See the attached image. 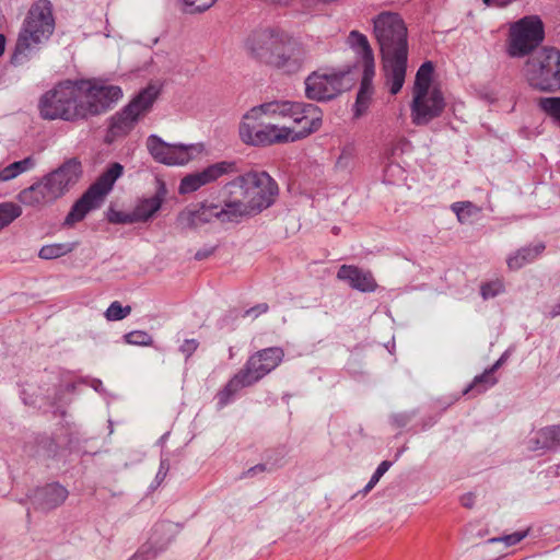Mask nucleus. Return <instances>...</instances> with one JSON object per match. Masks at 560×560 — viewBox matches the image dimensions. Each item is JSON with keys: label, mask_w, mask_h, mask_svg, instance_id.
<instances>
[{"label": "nucleus", "mask_w": 560, "mask_h": 560, "mask_svg": "<svg viewBox=\"0 0 560 560\" xmlns=\"http://www.w3.org/2000/svg\"><path fill=\"white\" fill-rule=\"evenodd\" d=\"M267 471V466L266 464H257L253 467H250L248 470H246L243 476L244 477H253L257 474H260V472H265Z\"/></svg>", "instance_id": "47"}, {"label": "nucleus", "mask_w": 560, "mask_h": 560, "mask_svg": "<svg viewBox=\"0 0 560 560\" xmlns=\"http://www.w3.org/2000/svg\"><path fill=\"white\" fill-rule=\"evenodd\" d=\"M145 147L155 162L167 166L185 165L201 151L199 144L168 143L156 135L147 138Z\"/></svg>", "instance_id": "15"}, {"label": "nucleus", "mask_w": 560, "mask_h": 560, "mask_svg": "<svg viewBox=\"0 0 560 560\" xmlns=\"http://www.w3.org/2000/svg\"><path fill=\"white\" fill-rule=\"evenodd\" d=\"M78 85L82 119L106 113L122 97L120 86L108 84L103 80H78Z\"/></svg>", "instance_id": "11"}, {"label": "nucleus", "mask_w": 560, "mask_h": 560, "mask_svg": "<svg viewBox=\"0 0 560 560\" xmlns=\"http://www.w3.org/2000/svg\"><path fill=\"white\" fill-rule=\"evenodd\" d=\"M268 304L266 303H261V304H258L249 310L246 311L245 315L246 316H253V317H257L259 316L260 314H264L268 311Z\"/></svg>", "instance_id": "45"}, {"label": "nucleus", "mask_w": 560, "mask_h": 560, "mask_svg": "<svg viewBox=\"0 0 560 560\" xmlns=\"http://www.w3.org/2000/svg\"><path fill=\"white\" fill-rule=\"evenodd\" d=\"M22 214L20 206L13 202L0 203V230L8 226Z\"/></svg>", "instance_id": "31"}, {"label": "nucleus", "mask_w": 560, "mask_h": 560, "mask_svg": "<svg viewBox=\"0 0 560 560\" xmlns=\"http://www.w3.org/2000/svg\"><path fill=\"white\" fill-rule=\"evenodd\" d=\"M509 555H510V552H503V553L501 555V557H506V556H509Z\"/></svg>", "instance_id": "56"}, {"label": "nucleus", "mask_w": 560, "mask_h": 560, "mask_svg": "<svg viewBox=\"0 0 560 560\" xmlns=\"http://www.w3.org/2000/svg\"><path fill=\"white\" fill-rule=\"evenodd\" d=\"M495 3V7H506L510 3H512L514 0H493Z\"/></svg>", "instance_id": "53"}, {"label": "nucleus", "mask_w": 560, "mask_h": 560, "mask_svg": "<svg viewBox=\"0 0 560 560\" xmlns=\"http://www.w3.org/2000/svg\"><path fill=\"white\" fill-rule=\"evenodd\" d=\"M170 470V460L167 458H162L160 462L159 471L155 476V481L160 485L166 477Z\"/></svg>", "instance_id": "44"}, {"label": "nucleus", "mask_w": 560, "mask_h": 560, "mask_svg": "<svg viewBox=\"0 0 560 560\" xmlns=\"http://www.w3.org/2000/svg\"><path fill=\"white\" fill-rule=\"evenodd\" d=\"M434 67L431 61L423 62L417 71L412 94L431 92V78Z\"/></svg>", "instance_id": "28"}, {"label": "nucleus", "mask_w": 560, "mask_h": 560, "mask_svg": "<svg viewBox=\"0 0 560 560\" xmlns=\"http://www.w3.org/2000/svg\"><path fill=\"white\" fill-rule=\"evenodd\" d=\"M55 30L52 5L48 0H38L30 9L19 33L12 62L21 65L36 46L49 39Z\"/></svg>", "instance_id": "6"}, {"label": "nucleus", "mask_w": 560, "mask_h": 560, "mask_svg": "<svg viewBox=\"0 0 560 560\" xmlns=\"http://www.w3.org/2000/svg\"><path fill=\"white\" fill-rule=\"evenodd\" d=\"M122 174L124 166L118 162L112 163L96 182L73 203L63 224L71 226L82 221L91 210L100 208L105 196L113 189L115 182Z\"/></svg>", "instance_id": "10"}, {"label": "nucleus", "mask_w": 560, "mask_h": 560, "mask_svg": "<svg viewBox=\"0 0 560 560\" xmlns=\"http://www.w3.org/2000/svg\"><path fill=\"white\" fill-rule=\"evenodd\" d=\"M81 176L82 164L79 159H68L59 167L45 175L42 180L21 190L18 199L21 203L30 207L54 202L66 195Z\"/></svg>", "instance_id": "4"}, {"label": "nucleus", "mask_w": 560, "mask_h": 560, "mask_svg": "<svg viewBox=\"0 0 560 560\" xmlns=\"http://www.w3.org/2000/svg\"><path fill=\"white\" fill-rule=\"evenodd\" d=\"M524 71L534 89L556 92L560 89V50L548 46L536 50L526 61Z\"/></svg>", "instance_id": "9"}, {"label": "nucleus", "mask_w": 560, "mask_h": 560, "mask_svg": "<svg viewBox=\"0 0 560 560\" xmlns=\"http://www.w3.org/2000/svg\"><path fill=\"white\" fill-rule=\"evenodd\" d=\"M199 342L196 339H186L179 347V350L188 359L197 350Z\"/></svg>", "instance_id": "43"}, {"label": "nucleus", "mask_w": 560, "mask_h": 560, "mask_svg": "<svg viewBox=\"0 0 560 560\" xmlns=\"http://www.w3.org/2000/svg\"><path fill=\"white\" fill-rule=\"evenodd\" d=\"M187 13L203 12L211 8L218 0H182Z\"/></svg>", "instance_id": "41"}, {"label": "nucleus", "mask_w": 560, "mask_h": 560, "mask_svg": "<svg viewBox=\"0 0 560 560\" xmlns=\"http://www.w3.org/2000/svg\"><path fill=\"white\" fill-rule=\"evenodd\" d=\"M373 34L380 46L383 71L389 92H400L406 78L408 61V30L402 18L384 11L373 19Z\"/></svg>", "instance_id": "1"}, {"label": "nucleus", "mask_w": 560, "mask_h": 560, "mask_svg": "<svg viewBox=\"0 0 560 560\" xmlns=\"http://www.w3.org/2000/svg\"><path fill=\"white\" fill-rule=\"evenodd\" d=\"M214 218L222 222L235 221L234 218L230 215L226 199L224 200V206L221 208L218 205L207 202L189 205L177 214L175 224L179 231L196 230L211 222Z\"/></svg>", "instance_id": "17"}, {"label": "nucleus", "mask_w": 560, "mask_h": 560, "mask_svg": "<svg viewBox=\"0 0 560 560\" xmlns=\"http://www.w3.org/2000/svg\"><path fill=\"white\" fill-rule=\"evenodd\" d=\"M558 316H560V301L558 303H556L555 305H552V307L549 311L550 318H556Z\"/></svg>", "instance_id": "51"}, {"label": "nucleus", "mask_w": 560, "mask_h": 560, "mask_svg": "<svg viewBox=\"0 0 560 560\" xmlns=\"http://www.w3.org/2000/svg\"><path fill=\"white\" fill-rule=\"evenodd\" d=\"M337 278L347 282L352 289L361 292H374L377 283L369 270H363L357 266L342 265L337 272Z\"/></svg>", "instance_id": "20"}, {"label": "nucleus", "mask_w": 560, "mask_h": 560, "mask_svg": "<svg viewBox=\"0 0 560 560\" xmlns=\"http://www.w3.org/2000/svg\"><path fill=\"white\" fill-rule=\"evenodd\" d=\"M237 172V164L234 161H221L209 165L200 172H196V175L200 178L203 186L218 180L224 175L234 174Z\"/></svg>", "instance_id": "26"}, {"label": "nucleus", "mask_w": 560, "mask_h": 560, "mask_svg": "<svg viewBox=\"0 0 560 560\" xmlns=\"http://www.w3.org/2000/svg\"><path fill=\"white\" fill-rule=\"evenodd\" d=\"M73 246L68 243L45 245L39 249L38 256L42 259H55L70 253Z\"/></svg>", "instance_id": "30"}, {"label": "nucleus", "mask_w": 560, "mask_h": 560, "mask_svg": "<svg viewBox=\"0 0 560 560\" xmlns=\"http://www.w3.org/2000/svg\"><path fill=\"white\" fill-rule=\"evenodd\" d=\"M348 46L361 58L363 70L375 69V59L368 37L359 31H351Z\"/></svg>", "instance_id": "23"}, {"label": "nucleus", "mask_w": 560, "mask_h": 560, "mask_svg": "<svg viewBox=\"0 0 560 560\" xmlns=\"http://www.w3.org/2000/svg\"><path fill=\"white\" fill-rule=\"evenodd\" d=\"M546 246L541 242L535 245L522 247L508 257V267L511 270H518L525 265L533 262L539 255L542 254Z\"/></svg>", "instance_id": "25"}, {"label": "nucleus", "mask_w": 560, "mask_h": 560, "mask_svg": "<svg viewBox=\"0 0 560 560\" xmlns=\"http://www.w3.org/2000/svg\"><path fill=\"white\" fill-rule=\"evenodd\" d=\"M230 215L242 217L259 213L269 208L279 192L275 179L266 172H248L224 186Z\"/></svg>", "instance_id": "3"}, {"label": "nucleus", "mask_w": 560, "mask_h": 560, "mask_svg": "<svg viewBox=\"0 0 560 560\" xmlns=\"http://www.w3.org/2000/svg\"><path fill=\"white\" fill-rule=\"evenodd\" d=\"M107 219L110 223L115 224H131L136 223L133 219V212H124L117 211L114 209H109L107 213Z\"/></svg>", "instance_id": "42"}, {"label": "nucleus", "mask_w": 560, "mask_h": 560, "mask_svg": "<svg viewBox=\"0 0 560 560\" xmlns=\"http://www.w3.org/2000/svg\"><path fill=\"white\" fill-rule=\"evenodd\" d=\"M544 25L537 16H526L511 28L509 54L512 57H524L534 50L542 40Z\"/></svg>", "instance_id": "16"}, {"label": "nucleus", "mask_w": 560, "mask_h": 560, "mask_svg": "<svg viewBox=\"0 0 560 560\" xmlns=\"http://www.w3.org/2000/svg\"><path fill=\"white\" fill-rule=\"evenodd\" d=\"M460 503L463 506L467 509H471L475 504V495L471 492L465 493L460 498Z\"/></svg>", "instance_id": "49"}, {"label": "nucleus", "mask_w": 560, "mask_h": 560, "mask_svg": "<svg viewBox=\"0 0 560 560\" xmlns=\"http://www.w3.org/2000/svg\"><path fill=\"white\" fill-rule=\"evenodd\" d=\"M176 533V526L167 521L159 522L152 528L150 540L142 546L141 555L155 558L163 550Z\"/></svg>", "instance_id": "21"}, {"label": "nucleus", "mask_w": 560, "mask_h": 560, "mask_svg": "<svg viewBox=\"0 0 560 560\" xmlns=\"http://www.w3.org/2000/svg\"><path fill=\"white\" fill-rule=\"evenodd\" d=\"M504 292V283L501 280H494L483 283L480 288L481 296L485 300L493 299Z\"/></svg>", "instance_id": "39"}, {"label": "nucleus", "mask_w": 560, "mask_h": 560, "mask_svg": "<svg viewBox=\"0 0 560 560\" xmlns=\"http://www.w3.org/2000/svg\"><path fill=\"white\" fill-rule=\"evenodd\" d=\"M349 71L317 70L305 79V95L308 100L329 101L351 86Z\"/></svg>", "instance_id": "13"}, {"label": "nucleus", "mask_w": 560, "mask_h": 560, "mask_svg": "<svg viewBox=\"0 0 560 560\" xmlns=\"http://www.w3.org/2000/svg\"><path fill=\"white\" fill-rule=\"evenodd\" d=\"M160 90L149 85L140 91L126 106L113 115L109 119L107 137H125L135 128L137 122L152 108Z\"/></svg>", "instance_id": "12"}, {"label": "nucleus", "mask_w": 560, "mask_h": 560, "mask_svg": "<svg viewBox=\"0 0 560 560\" xmlns=\"http://www.w3.org/2000/svg\"><path fill=\"white\" fill-rule=\"evenodd\" d=\"M497 382V377L487 369L482 374L475 376L470 385L464 390V394L471 390H475L477 394H481L488 388L494 386Z\"/></svg>", "instance_id": "29"}, {"label": "nucleus", "mask_w": 560, "mask_h": 560, "mask_svg": "<svg viewBox=\"0 0 560 560\" xmlns=\"http://www.w3.org/2000/svg\"><path fill=\"white\" fill-rule=\"evenodd\" d=\"M283 350L278 347L262 349L253 354L229 383L218 393V405L223 408L243 387L250 386L273 371L283 359Z\"/></svg>", "instance_id": "7"}, {"label": "nucleus", "mask_w": 560, "mask_h": 560, "mask_svg": "<svg viewBox=\"0 0 560 560\" xmlns=\"http://www.w3.org/2000/svg\"><path fill=\"white\" fill-rule=\"evenodd\" d=\"M131 313V306H122L118 301H114L105 312L107 320H121Z\"/></svg>", "instance_id": "36"}, {"label": "nucleus", "mask_w": 560, "mask_h": 560, "mask_svg": "<svg viewBox=\"0 0 560 560\" xmlns=\"http://www.w3.org/2000/svg\"><path fill=\"white\" fill-rule=\"evenodd\" d=\"M262 112L273 118H289L296 127H279L289 131L288 141L294 142L317 131L322 126V112L314 104L294 103L289 101H272L254 106L253 114Z\"/></svg>", "instance_id": "5"}, {"label": "nucleus", "mask_w": 560, "mask_h": 560, "mask_svg": "<svg viewBox=\"0 0 560 560\" xmlns=\"http://www.w3.org/2000/svg\"><path fill=\"white\" fill-rule=\"evenodd\" d=\"M245 49L256 61L287 73L300 71L307 60L303 44L278 26L254 30L245 40Z\"/></svg>", "instance_id": "2"}, {"label": "nucleus", "mask_w": 560, "mask_h": 560, "mask_svg": "<svg viewBox=\"0 0 560 560\" xmlns=\"http://www.w3.org/2000/svg\"><path fill=\"white\" fill-rule=\"evenodd\" d=\"M486 5H495L493 0H482Z\"/></svg>", "instance_id": "55"}, {"label": "nucleus", "mask_w": 560, "mask_h": 560, "mask_svg": "<svg viewBox=\"0 0 560 560\" xmlns=\"http://www.w3.org/2000/svg\"><path fill=\"white\" fill-rule=\"evenodd\" d=\"M79 85L77 81H65L43 95L39 102L44 119L74 121L81 118Z\"/></svg>", "instance_id": "8"}, {"label": "nucleus", "mask_w": 560, "mask_h": 560, "mask_svg": "<svg viewBox=\"0 0 560 560\" xmlns=\"http://www.w3.org/2000/svg\"><path fill=\"white\" fill-rule=\"evenodd\" d=\"M166 195L165 185L160 182L155 194L138 201L133 212L135 222H147L161 209Z\"/></svg>", "instance_id": "22"}, {"label": "nucleus", "mask_w": 560, "mask_h": 560, "mask_svg": "<svg viewBox=\"0 0 560 560\" xmlns=\"http://www.w3.org/2000/svg\"><path fill=\"white\" fill-rule=\"evenodd\" d=\"M5 49V37L4 35L0 34V56L3 55Z\"/></svg>", "instance_id": "54"}, {"label": "nucleus", "mask_w": 560, "mask_h": 560, "mask_svg": "<svg viewBox=\"0 0 560 560\" xmlns=\"http://www.w3.org/2000/svg\"><path fill=\"white\" fill-rule=\"evenodd\" d=\"M528 535V529L515 532L502 537H494L487 540V544L502 545L504 548L512 547L522 541Z\"/></svg>", "instance_id": "35"}, {"label": "nucleus", "mask_w": 560, "mask_h": 560, "mask_svg": "<svg viewBox=\"0 0 560 560\" xmlns=\"http://www.w3.org/2000/svg\"><path fill=\"white\" fill-rule=\"evenodd\" d=\"M390 466H392V462L383 460L377 466V468L374 471V474L372 475L370 481L368 482V485L363 488V490L361 492L363 494L369 493L376 486V483L380 481V479L383 477V475L390 468Z\"/></svg>", "instance_id": "40"}, {"label": "nucleus", "mask_w": 560, "mask_h": 560, "mask_svg": "<svg viewBox=\"0 0 560 560\" xmlns=\"http://www.w3.org/2000/svg\"><path fill=\"white\" fill-rule=\"evenodd\" d=\"M451 208L456 213L458 221L462 223L479 212V208L470 201L454 202Z\"/></svg>", "instance_id": "34"}, {"label": "nucleus", "mask_w": 560, "mask_h": 560, "mask_svg": "<svg viewBox=\"0 0 560 560\" xmlns=\"http://www.w3.org/2000/svg\"><path fill=\"white\" fill-rule=\"evenodd\" d=\"M538 105L541 110L560 125V97H541Z\"/></svg>", "instance_id": "33"}, {"label": "nucleus", "mask_w": 560, "mask_h": 560, "mask_svg": "<svg viewBox=\"0 0 560 560\" xmlns=\"http://www.w3.org/2000/svg\"><path fill=\"white\" fill-rule=\"evenodd\" d=\"M214 252V247H209V248H203V249H200L198 250L196 254H195V259L196 260H202V259H206L208 258L209 256H211Z\"/></svg>", "instance_id": "50"}, {"label": "nucleus", "mask_w": 560, "mask_h": 560, "mask_svg": "<svg viewBox=\"0 0 560 560\" xmlns=\"http://www.w3.org/2000/svg\"><path fill=\"white\" fill-rule=\"evenodd\" d=\"M35 159L33 156H27L21 161L13 162L8 166L0 170V182H8L20 174L28 172L35 167Z\"/></svg>", "instance_id": "27"}, {"label": "nucleus", "mask_w": 560, "mask_h": 560, "mask_svg": "<svg viewBox=\"0 0 560 560\" xmlns=\"http://www.w3.org/2000/svg\"><path fill=\"white\" fill-rule=\"evenodd\" d=\"M541 443L547 450L560 446V425L546 427L540 430Z\"/></svg>", "instance_id": "32"}, {"label": "nucleus", "mask_w": 560, "mask_h": 560, "mask_svg": "<svg viewBox=\"0 0 560 560\" xmlns=\"http://www.w3.org/2000/svg\"><path fill=\"white\" fill-rule=\"evenodd\" d=\"M125 341L135 346H151L153 339L151 335L143 330H135L124 336Z\"/></svg>", "instance_id": "38"}, {"label": "nucleus", "mask_w": 560, "mask_h": 560, "mask_svg": "<svg viewBox=\"0 0 560 560\" xmlns=\"http://www.w3.org/2000/svg\"><path fill=\"white\" fill-rule=\"evenodd\" d=\"M445 108L444 96L438 88L431 92L413 94L410 105L411 120L416 126L428 125L440 117Z\"/></svg>", "instance_id": "18"}, {"label": "nucleus", "mask_w": 560, "mask_h": 560, "mask_svg": "<svg viewBox=\"0 0 560 560\" xmlns=\"http://www.w3.org/2000/svg\"><path fill=\"white\" fill-rule=\"evenodd\" d=\"M375 75V69H369L362 71V79L357 100L354 104L355 116H362L369 108L373 93V78Z\"/></svg>", "instance_id": "24"}, {"label": "nucleus", "mask_w": 560, "mask_h": 560, "mask_svg": "<svg viewBox=\"0 0 560 560\" xmlns=\"http://www.w3.org/2000/svg\"><path fill=\"white\" fill-rule=\"evenodd\" d=\"M254 107L250 108L244 116L238 127L241 140L249 145H270L272 143L288 142L289 131L287 129H279L276 125H264L259 121L262 112L253 114Z\"/></svg>", "instance_id": "14"}, {"label": "nucleus", "mask_w": 560, "mask_h": 560, "mask_svg": "<svg viewBox=\"0 0 560 560\" xmlns=\"http://www.w3.org/2000/svg\"><path fill=\"white\" fill-rule=\"evenodd\" d=\"M529 448L532 451L546 450L541 443L540 430L537 432L535 438L529 440Z\"/></svg>", "instance_id": "48"}, {"label": "nucleus", "mask_w": 560, "mask_h": 560, "mask_svg": "<svg viewBox=\"0 0 560 560\" xmlns=\"http://www.w3.org/2000/svg\"><path fill=\"white\" fill-rule=\"evenodd\" d=\"M505 360V355L503 354L491 368L488 370L491 371L492 374L503 364Z\"/></svg>", "instance_id": "52"}, {"label": "nucleus", "mask_w": 560, "mask_h": 560, "mask_svg": "<svg viewBox=\"0 0 560 560\" xmlns=\"http://www.w3.org/2000/svg\"><path fill=\"white\" fill-rule=\"evenodd\" d=\"M392 420L396 427L402 428L409 422L410 418L406 413H397L392 417Z\"/></svg>", "instance_id": "46"}, {"label": "nucleus", "mask_w": 560, "mask_h": 560, "mask_svg": "<svg viewBox=\"0 0 560 560\" xmlns=\"http://www.w3.org/2000/svg\"><path fill=\"white\" fill-rule=\"evenodd\" d=\"M203 185L200 182V178L196 175V173H191L182 178L178 192L180 195L191 194L197 191Z\"/></svg>", "instance_id": "37"}, {"label": "nucleus", "mask_w": 560, "mask_h": 560, "mask_svg": "<svg viewBox=\"0 0 560 560\" xmlns=\"http://www.w3.org/2000/svg\"><path fill=\"white\" fill-rule=\"evenodd\" d=\"M68 497L66 487L59 482H50L34 489L27 499L35 510L48 513L62 505Z\"/></svg>", "instance_id": "19"}]
</instances>
